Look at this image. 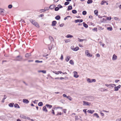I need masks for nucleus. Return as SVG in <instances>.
<instances>
[{
	"instance_id": "obj_12",
	"label": "nucleus",
	"mask_w": 121,
	"mask_h": 121,
	"mask_svg": "<svg viewBox=\"0 0 121 121\" xmlns=\"http://www.w3.org/2000/svg\"><path fill=\"white\" fill-rule=\"evenodd\" d=\"M56 21H52L51 25L52 26H55L56 24Z\"/></svg>"
},
{
	"instance_id": "obj_44",
	"label": "nucleus",
	"mask_w": 121,
	"mask_h": 121,
	"mask_svg": "<svg viewBox=\"0 0 121 121\" xmlns=\"http://www.w3.org/2000/svg\"><path fill=\"white\" fill-rule=\"evenodd\" d=\"M62 115V113L61 112H58L57 113L56 115V116H58V115Z\"/></svg>"
},
{
	"instance_id": "obj_39",
	"label": "nucleus",
	"mask_w": 121,
	"mask_h": 121,
	"mask_svg": "<svg viewBox=\"0 0 121 121\" xmlns=\"http://www.w3.org/2000/svg\"><path fill=\"white\" fill-rule=\"evenodd\" d=\"M91 79L89 78H88L87 79V81L89 83H91Z\"/></svg>"
},
{
	"instance_id": "obj_6",
	"label": "nucleus",
	"mask_w": 121,
	"mask_h": 121,
	"mask_svg": "<svg viewBox=\"0 0 121 121\" xmlns=\"http://www.w3.org/2000/svg\"><path fill=\"white\" fill-rule=\"evenodd\" d=\"M22 101L24 103L26 104H28L29 102V100L27 99H23Z\"/></svg>"
},
{
	"instance_id": "obj_20",
	"label": "nucleus",
	"mask_w": 121,
	"mask_h": 121,
	"mask_svg": "<svg viewBox=\"0 0 121 121\" xmlns=\"http://www.w3.org/2000/svg\"><path fill=\"white\" fill-rule=\"evenodd\" d=\"M55 19L57 20H59L60 18V16L59 15L56 16L55 18Z\"/></svg>"
},
{
	"instance_id": "obj_64",
	"label": "nucleus",
	"mask_w": 121,
	"mask_h": 121,
	"mask_svg": "<svg viewBox=\"0 0 121 121\" xmlns=\"http://www.w3.org/2000/svg\"><path fill=\"white\" fill-rule=\"evenodd\" d=\"M20 22H22V23H25L24 20H22V19L21 20Z\"/></svg>"
},
{
	"instance_id": "obj_52",
	"label": "nucleus",
	"mask_w": 121,
	"mask_h": 121,
	"mask_svg": "<svg viewBox=\"0 0 121 121\" xmlns=\"http://www.w3.org/2000/svg\"><path fill=\"white\" fill-rule=\"evenodd\" d=\"M85 40V39H79V42H82L84 40Z\"/></svg>"
},
{
	"instance_id": "obj_51",
	"label": "nucleus",
	"mask_w": 121,
	"mask_h": 121,
	"mask_svg": "<svg viewBox=\"0 0 121 121\" xmlns=\"http://www.w3.org/2000/svg\"><path fill=\"white\" fill-rule=\"evenodd\" d=\"M40 13L44 12L45 11V10L43 9H41L40 10Z\"/></svg>"
},
{
	"instance_id": "obj_18",
	"label": "nucleus",
	"mask_w": 121,
	"mask_h": 121,
	"mask_svg": "<svg viewBox=\"0 0 121 121\" xmlns=\"http://www.w3.org/2000/svg\"><path fill=\"white\" fill-rule=\"evenodd\" d=\"M83 26L86 28H87L88 26L86 24L85 22H83L82 23Z\"/></svg>"
},
{
	"instance_id": "obj_9",
	"label": "nucleus",
	"mask_w": 121,
	"mask_h": 121,
	"mask_svg": "<svg viewBox=\"0 0 121 121\" xmlns=\"http://www.w3.org/2000/svg\"><path fill=\"white\" fill-rule=\"evenodd\" d=\"M56 6L55 5L52 4L49 7V8L50 9L52 10L54 9V8Z\"/></svg>"
},
{
	"instance_id": "obj_29",
	"label": "nucleus",
	"mask_w": 121,
	"mask_h": 121,
	"mask_svg": "<svg viewBox=\"0 0 121 121\" xmlns=\"http://www.w3.org/2000/svg\"><path fill=\"white\" fill-rule=\"evenodd\" d=\"M6 95H4V97L3 98V99H2L1 102L2 103H4V100L6 98Z\"/></svg>"
},
{
	"instance_id": "obj_24",
	"label": "nucleus",
	"mask_w": 121,
	"mask_h": 121,
	"mask_svg": "<svg viewBox=\"0 0 121 121\" xmlns=\"http://www.w3.org/2000/svg\"><path fill=\"white\" fill-rule=\"evenodd\" d=\"M70 58V57L69 56H66V57L65 59V60L67 62H68L69 60V59Z\"/></svg>"
},
{
	"instance_id": "obj_46",
	"label": "nucleus",
	"mask_w": 121,
	"mask_h": 121,
	"mask_svg": "<svg viewBox=\"0 0 121 121\" xmlns=\"http://www.w3.org/2000/svg\"><path fill=\"white\" fill-rule=\"evenodd\" d=\"M89 52L87 50H86L85 51V53L86 54L87 56L88 55V54H89Z\"/></svg>"
},
{
	"instance_id": "obj_11",
	"label": "nucleus",
	"mask_w": 121,
	"mask_h": 121,
	"mask_svg": "<svg viewBox=\"0 0 121 121\" xmlns=\"http://www.w3.org/2000/svg\"><path fill=\"white\" fill-rule=\"evenodd\" d=\"M31 56V53H26L25 55V57L26 58H28Z\"/></svg>"
},
{
	"instance_id": "obj_33",
	"label": "nucleus",
	"mask_w": 121,
	"mask_h": 121,
	"mask_svg": "<svg viewBox=\"0 0 121 121\" xmlns=\"http://www.w3.org/2000/svg\"><path fill=\"white\" fill-rule=\"evenodd\" d=\"M69 63L71 65H73L74 64V63L72 60H71L69 61Z\"/></svg>"
},
{
	"instance_id": "obj_4",
	"label": "nucleus",
	"mask_w": 121,
	"mask_h": 121,
	"mask_svg": "<svg viewBox=\"0 0 121 121\" xmlns=\"http://www.w3.org/2000/svg\"><path fill=\"white\" fill-rule=\"evenodd\" d=\"M71 48L72 50L74 51H77L79 49V48L78 46L76 47L75 48H72V47Z\"/></svg>"
},
{
	"instance_id": "obj_27",
	"label": "nucleus",
	"mask_w": 121,
	"mask_h": 121,
	"mask_svg": "<svg viewBox=\"0 0 121 121\" xmlns=\"http://www.w3.org/2000/svg\"><path fill=\"white\" fill-rule=\"evenodd\" d=\"M38 105L39 106H42L43 105V103L42 102H39L38 104Z\"/></svg>"
},
{
	"instance_id": "obj_47",
	"label": "nucleus",
	"mask_w": 121,
	"mask_h": 121,
	"mask_svg": "<svg viewBox=\"0 0 121 121\" xmlns=\"http://www.w3.org/2000/svg\"><path fill=\"white\" fill-rule=\"evenodd\" d=\"M58 6L59 7V9L63 8V6L60 4H59L58 5Z\"/></svg>"
},
{
	"instance_id": "obj_41",
	"label": "nucleus",
	"mask_w": 121,
	"mask_h": 121,
	"mask_svg": "<svg viewBox=\"0 0 121 121\" xmlns=\"http://www.w3.org/2000/svg\"><path fill=\"white\" fill-rule=\"evenodd\" d=\"M71 40L69 39H65V42L66 43H67L70 42Z\"/></svg>"
},
{
	"instance_id": "obj_5",
	"label": "nucleus",
	"mask_w": 121,
	"mask_h": 121,
	"mask_svg": "<svg viewBox=\"0 0 121 121\" xmlns=\"http://www.w3.org/2000/svg\"><path fill=\"white\" fill-rule=\"evenodd\" d=\"M83 105H86L87 106H89L91 104V103L87 101H83Z\"/></svg>"
},
{
	"instance_id": "obj_57",
	"label": "nucleus",
	"mask_w": 121,
	"mask_h": 121,
	"mask_svg": "<svg viewBox=\"0 0 121 121\" xmlns=\"http://www.w3.org/2000/svg\"><path fill=\"white\" fill-rule=\"evenodd\" d=\"M60 59L61 60H63V56L62 54H61V55Z\"/></svg>"
},
{
	"instance_id": "obj_48",
	"label": "nucleus",
	"mask_w": 121,
	"mask_h": 121,
	"mask_svg": "<svg viewBox=\"0 0 121 121\" xmlns=\"http://www.w3.org/2000/svg\"><path fill=\"white\" fill-rule=\"evenodd\" d=\"M71 17L70 16H66V17H65L64 19V20H66V19H67L68 18V17Z\"/></svg>"
},
{
	"instance_id": "obj_55",
	"label": "nucleus",
	"mask_w": 121,
	"mask_h": 121,
	"mask_svg": "<svg viewBox=\"0 0 121 121\" xmlns=\"http://www.w3.org/2000/svg\"><path fill=\"white\" fill-rule=\"evenodd\" d=\"M86 110V109H84L83 110V112H84L86 114L87 113Z\"/></svg>"
},
{
	"instance_id": "obj_34",
	"label": "nucleus",
	"mask_w": 121,
	"mask_h": 121,
	"mask_svg": "<svg viewBox=\"0 0 121 121\" xmlns=\"http://www.w3.org/2000/svg\"><path fill=\"white\" fill-rule=\"evenodd\" d=\"M106 1L104 0H102L101 2V4L102 5H103L104 3H106Z\"/></svg>"
},
{
	"instance_id": "obj_1",
	"label": "nucleus",
	"mask_w": 121,
	"mask_h": 121,
	"mask_svg": "<svg viewBox=\"0 0 121 121\" xmlns=\"http://www.w3.org/2000/svg\"><path fill=\"white\" fill-rule=\"evenodd\" d=\"M31 23L37 27H39V26L38 23L36 22L35 20L30 19V20Z\"/></svg>"
},
{
	"instance_id": "obj_56",
	"label": "nucleus",
	"mask_w": 121,
	"mask_h": 121,
	"mask_svg": "<svg viewBox=\"0 0 121 121\" xmlns=\"http://www.w3.org/2000/svg\"><path fill=\"white\" fill-rule=\"evenodd\" d=\"M64 25V24L63 23H62L59 26L60 27H62Z\"/></svg>"
},
{
	"instance_id": "obj_31",
	"label": "nucleus",
	"mask_w": 121,
	"mask_h": 121,
	"mask_svg": "<svg viewBox=\"0 0 121 121\" xmlns=\"http://www.w3.org/2000/svg\"><path fill=\"white\" fill-rule=\"evenodd\" d=\"M66 98L70 101L72 100V98L69 96H67Z\"/></svg>"
},
{
	"instance_id": "obj_59",
	"label": "nucleus",
	"mask_w": 121,
	"mask_h": 121,
	"mask_svg": "<svg viewBox=\"0 0 121 121\" xmlns=\"http://www.w3.org/2000/svg\"><path fill=\"white\" fill-rule=\"evenodd\" d=\"M44 16V14H42L40 15H39V17H43Z\"/></svg>"
},
{
	"instance_id": "obj_40",
	"label": "nucleus",
	"mask_w": 121,
	"mask_h": 121,
	"mask_svg": "<svg viewBox=\"0 0 121 121\" xmlns=\"http://www.w3.org/2000/svg\"><path fill=\"white\" fill-rule=\"evenodd\" d=\"M87 13L86 12V11H84L82 12V14L83 15H85Z\"/></svg>"
},
{
	"instance_id": "obj_14",
	"label": "nucleus",
	"mask_w": 121,
	"mask_h": 121,
	"mask_svg": "<svg viewBox=\"0 0 121 121\" xmlns=\"http://www.w3.org/2000/svg\"><path fill=\"white\" fill-rule=\"evenodd\" d=\"M95 112V111L94 110H88L87 112L88 113H90L91 114H92L94 112Z\"/></svg>"
},
{
	"instance_id": "obj_35",
	"label": "nucleus",
	"mask_w": 121,
	"mask_h": 121,
	"mask_svg": "<svg viewBox=\"0 0 121 121\" xmlns=\"http://www.w3.org/2000/svg\"><path fill=\"white\" fill-rule=\"evenodd\" d=\"M94 116H95L97 118H99V116L98 115V114L96 113H95L94 115Z\"/></svg>"
},
{
	"instance_id": "obj_2",
	"label": "nucleus",
	"mask_w": 121,
	"mask_h": 121,
	"mask_svg": "<svg viewBox=\"0 0 121 121\" xmlns=\"http://www.w3.org/2000/svg\"><path fill=\"white\" fill-rule=\"evenodd\" d=\"M22 59V57L20 55H19L15 57L14 60L15 61H21Z\"/></svg>"
},
{
	"instance_id": "obj_19",
	"label": "nucleus",
	"mask_w": 121,
	"mask_h": 121,
	"mask_svg": "<svg viewBox=\"0 0 121 121\" xmlns=\"http://www.w3.org/2000/svg\"><path fill=\"white\" fill-rule=\"evenodd\" d=\"M72 9V5H70L68 7V9H67V10L69 11L70 10Z\"/></svg>"
},
{
	"instance_id": "obj_50",
	"label": "nucleus",
	"mask_w": 121,
	"mask_h": 121,
	"mask_svg": "<svg viewBox=\"0 0 121 121\" xmlns=\"http://www.w3.org/2000/svg\"><path fill=\"white\" fill-rule=\"evenodd\" d=\"M92 30L94 31H97V28L96 27L92 29Z\"/></svg>"
},
{
	"instance_id": "obj_32",
	"label": "nucleus",
	"mask_w": 121,
	"mask_h": 121,
	"mask_svg": "<svg viewBox=\"0 0 121 121\" xmlns=\"http://www.w3.org/2000/svg\"><path fill=\"white\" fill-rule=\"evenodd\" d=\"M72 12L73 14H76L77 13V11L75 9L72 10Z\"/></svg>"
},
{
	"instance_id": "obj_61",
	"label": "nucleus",
	"mask_w": 121,
	"mask_h": 121,
	"mask_svg": "<svg viewBox=\"0 0 121 121\" xmlns=\"http://www.w3.org/2000/svg\"><path fill=\"white\" fill-rule=\"evenodd\" d=\"M67 109H63V112L64 113H66Z\"/></svg>"
},
{
	"instance_id": "obj_42",
	"label": "nucleus",
	"mask_w": 121,
	"mask_h": 121,
	"mask_svg": "<svg viewBox=\"0 0 121 121\" xmlns=\"http://www.w3.org/2000/svg\"><path fill=\"white\" fill-rule=\"evenodd\" d=\"M49 9V7L48 8L47 7H45L44 8V10H45V11H46V10H48Z\"/></svg>"
},
{
	"instance_id": "obj_53",
	"label": "nucleus",
	"mask_w": 121,
	"mask_h": 121,
	"mask_svg": "<svg viewBox=\"0 0 121 121\" xmlns=\"http://www.w3.org/2000/svg\"><path fill=\"white\" fill-rule=\"evenodd\" d=\"M88 55L87 56L88 57H91L92 56V54L90 53H89V54H88Z\"/></svg>"
},
{
	"instance_id": "obj_8",
	"label": "nucleus",
	"mask_w": 121,
	"mask_h": 121,
	"mask_svg": "<svg viewBox=\"0 0 121 121\" xmlns=\"http://www.w3.org/2000/svg\"><path fill=\"white\" fill-rule=\"evenodd\" d=\"M4 10L3 9H0V14L3 15H4Z\"/></svg>"
},
{
	"instance_id": "obj_62",
	"label": "nucleus",
	"mask_w": 121,
	"mask_h": 121,
	"mask_svg": "<svg viewBox=\"0 0 121 121\" xmlns=\"http://www.w3.org/2000/svg\"><path fill=\"white\" fill-rule=\"evenodd\" d=\"M42 72L43 73H46V71L45 70H42Z\"/></svg>"
},
{
	"instance_id": "obj_25",
	"label": "nucleus",
	"mask_w": 121,
	"mask_h": 121,
	"mask_svg": "<svg viewBox=\"0 0 121 121\" xmlns=\"http://www.w3.org/2000/svg\"><path fill=\"white\" fill-rule=\"evenodd\" d=\"M95 14L96 16H98V11L97 10H95L94 11Z\"/></svg>"
},
{
	"instance_id": "obj_54",
	"label": "nucleus",
	"mask_w": 121,
	"mask_h": 121,
	"mask_svg": "<svg viewBox=\"0 0 121 121\" xmlns=\"http://www.w3.org/2000/svg\"><path fill=\"white\" fill-rule=\"evenodd\" d=\"M91 82H95L96 81V80L95 79H91Z\"/></svg>"
},
{
	"instance_id": "obj_37",
	"label": "nucleus",
	"mask_w": 121,
	"mask_h": 121,
	"mask_svg": "<svg viewBox=\"0 0 121 121\" xmlns=\"http://www.w3.org/2000/svg\"><path fill=\"white\" fill-rule=\"evenodd\" d=\"M59 9L58 6L56 7L54 9L55 10V11H58Z\"/></svg>"
},
{
	"instance_id": "obj_58",
	"label": "nucleus",
	"mask_w": 121,
	"mask_h": 121,
	"mask_svg": "<svg viewBox=\"0 0 121 121\" xmlns=\"http://www.w3.org/2000/svg\"><path fill=\"white\" fill-rule=\"evenodd\" d=\"M75 121L77 120L78 119V116H75Z\"/></svg>"
},
{
	"instance_id": "obj_22",
	"label": "nucleus",
	"mask_w": 121,
	"mask_h": 121,
	"mask_svg": "<svg viewBox=\"0 0 121 121\" xmlns=\"http://www.w3.org/2000/svg\"><path fill=\"white\" fill-rule=\"evenodd\" d=\"M101 22L104 23H105L106 21V18H103L102 20H101Z\"/></svg>"
},
{
	"instance_id": "obj_7",
	"label": "nucleus",
	"mask_w": 121,
	"mask_h": 121,
	"mask_svg": "<svg viewBox=\"0 0 121 121\" xmlns=\"http://www.w3.org/2000/svg\"><path fill=\"white\" fill-rule=\"evenodd\" d=\"M74 74V77L76 78H78L79 76V75L77 74V72L76 71H74L73 72Z\"/></svg>"
},
{
	"instance_id": "obj_26",
	"label": "nucleus",
	"mask_w": 121,
	"mask_h": 121,
	"mask_svg": "<svg viewBox=\"0 0 121 121\" xmlns=\"http://www.w3.org/2000/svg\"><path fill=\"white\" fill-rule=\"evenodd\" d=\"M73 37V35L70 34H68L66 36V37L67 38H71Z\"/></svg>"
},
{
	"instance_id": "obj_38",
	"label": "nucleus",
	"mask_w": 121,
	"mask_h": 121,
	"mask_svg": "<svg viewBox=\"0 0 121 121\" xmlns=\"http://www.w3.org/2000/svg\"><path fill=\"white\" fill-rule=\"evenodd\" d=\"M54 108H52V113L54 115H55Z\"/></svg>"
},
{
	"instance_id": "obj_45",
	"label": "nucleus",
	"mask_w": 121,
	"mask_h": 121,
	"mask_svg": "<svg viewBox=\"0 0 121 121\" xmlns=\"http://www.w3.org/2000/svg\"><path fill=\"white\" fill-rule=\"evenodd\" d=\"M69 4V2L67 1L66 2H65L64 3V5H66Z\"/></svg>"
},
{
	"instance_id": "obj_36",
	"label": "nucleus",
	"mask_w": 121,
	"mask_h": 121,
	"mask_svg": "<svg viewBox=\"0 0 121 121\" xmlns=\"http://www.w3.org/2000/svg\"><path fill=\"white\" fill-rule=\"evenodd\" d=\"M43 62V61H39V60H36L35 61V62L36 63H42Z\"/></svg>"
},
{
	"instance_id": "obj_30",
	"label": "nucleus",
	"mask_w": 121,
	"mask_h": 121,
	"mask_svg": "<svg viewBox=\"0 0 121 121\" xmlns=\"http://www.w3.org/2000/svg\"><path fill=\"white\" fill-rule=\"evenodd\" d=\"M107 29L108 30L110 31H112V27H107Z\"/></svg>"
},
{
	"instance_id": "obj_43",
	"label": "nucleus",
	"mask_w": 121,
	"mask_h": 121,
	"mask_svg": "<svg viewBox=\"0 0 121 121\" xmlns=\"http://www.w3.org/2000/svg\"><path fill=\"white\" fill-rule=\"evenodd\" d=\"M111 19V17H107V18H106V20H110Z\"/></svg>"
},
{
	"instance_id": "obj_21",
	"label": "nucleus",
	"mask_w": 121,
	"mask_h": 121,
	"mask_svg": "<svg viewBox=\"0 0 121 121\" xmlns=\"http://www.w3.org/2000/svg\"><path fill=\"white\" fill-rule=\"evenodd\" d=\"M49 40H50L51 42L54 41V39L53 37L51 36H49Z\"/></svg>"
},
{
	"instance_id": "obj_28",
	"label": "nucleus",
	"mask_w": 121,
	"mask_h": 121,
	"mask_svg": "<svg viewBox=\"0 0 121 121\" xmlns=\"http://www.w3.org/2000/svg\"><path fill=\"white\" fill-rule=\"evenodd\" d=\"M93 1L92 0H88L87 2V4H89L92 3L93 2Z\"/></svg>"
},
{
	"instance_id": "obj_16",
	"label": "nucleus",
	"mask_w": 121,
	"mask_h": 121,
	"mask_svg": "<svg viewBox=\"0 0 121 121\" xmlns=\"http://www.w3.org/2000/svg\"><path fill=\"white\" fill-rule=\"evenodd\" d=\"M43 111L46 112H48V111L47 109L46 106L43 107Z\"/></svg>"
},
{
	"instance_id": "obj_23",
	"label": "nucleus",
	"mask_w": 121,
	"mask_h": 121,
	"mask_svg": "<svg viewBox=\"0 0 121 121\" xmlns=\"http://www.w3.org/2000/svg\"><path fill=\"white\" fill-rule=\"evenodd\" d=\"M14 104L13 103H10L9 104V107H13Z\"/></svg>"
},
{
	"instance_id": "obj_49",
	"label": "nucleus",
	"mask_w": 121,
	"mask_h": 121,
	"mask_svg": "<svg viewBox=\"0 0 121 121\" xmlns=\"http://www.w3.org/2000/svg\"><path fill=\"white\" fill-rule=\"evenodd\" d=\"M13 7V6L12 4H9L8 6V8L10 9L11 8Z\"/></svg>"
},
{
	"instance_id": "obj_10",
	"label": "nucleus",
	"mask_w": 121,
	"mask_h": 121,
	"mask_svg": "<svg viewBox=\"0 0 121 121\" xmlns=\"http://www.w3.org/2000/svg\"><path fill=\"white\" fill-rule=\"evenodd\" d=\"M83 21V20L81 19H77L75 20V22L76 23H77L78 22L81 23Z\"/></svg>"
},
{
	"instance_id": "obj_3",
	"label": "nucleus",
	"mask_w": 121,
	"mask_h": 121,
	"mask_svg": "<svg viewBox=\"0 0 121 121\" xmlns=\"http://www.w3.org/2000/svg\"><path fill=\"white\" fill-rule=\"evenodd\" d=\"M121 87V86L120 85H119L117 86H115L114 87V90L115 91H117Z\"/></svg>"
},
{
	"instance_id": "obj_15",
	"label": "nucleus",
	"mask_w": 121,
	"mask_h": 121,
	"mask_svg": "<svg viewBox=\"0 0 121 121\" xmlns=\"http://www.w3.org/2000/svg\"><path fill=\"white\" fill-rule=\"evenodd\" d=\"M117 58V56L115 54H114L113 56L112 60H116Z\"/></svg>"
},
{
	"instance_id": "obj_60",
	"label": "nucleus",
	"mask_w": 121,
	"mask_h": 121,
	"mask_svg": "<svg viewBox=\"0 0 121 121\" xmlns=\"http://www.w3.org/2000/svg\"><path fill=\"white\" fill-rule=\"evenodd\" d=\"M114 19L116 20H118L119 18L117 17H115L114 18Z\"/></svg>"
},
{
	"instance_id": "obj_17",
	"label": "nucleus",
	"mask_w": 121,
	"mask_h": 121,
	"mask_svg": "<svg viewBox=\"0 0 121 121\" xmlns=\"http://www.w3.org/2000/svg\"><path fill=\"white\" fill-rule=\"evenodd\" d=\"M14 107L15 108H20V107L17 104H15L14 105Z\"/></svg>"
},
{
	"instance_id": "obj_13",
	"label": "nucleus",
	"mask_w": 121,
	"mask_h": 121,
	"mask_svg": "<svg viewBox=\"0 0 121 121\" xmlns=\"http://www.w3.org/2000/svg\"><path fill=\"white\" fill-rule=\"evenodd\" d=\"M45 106H46L49 109L51 108L52 107V105L49 104H46L45 105Z\"/></svg>"
},
{
	"instance_id": "obj_63",
	"label": "nucleus",
	"mask_w": 121,
	"mask_h": 121,
	"mask_svg": "<svg viewBox=\"0 0 121 121\" xmlns=\"http://www.w3.org/2000/svg\"><path fill=\"white\" fill-rule=\"evenodd\" d=\"M105 85L106 86H107V87H108L109 88H110V87L109 86V84H105Z\"/></svg>"
}]
</instances>
